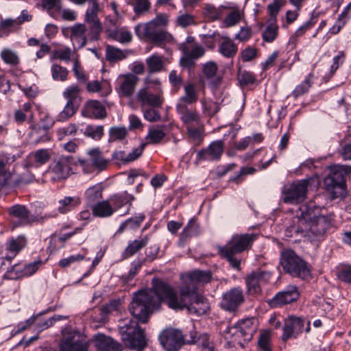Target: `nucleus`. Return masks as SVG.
I'll use <instances>...</instances> for the list:
<instances>
[{"label":"nucleus","mask_w":351,"mask_h":351,"mask_svg":"<svg viewBox=\"0 0 351 351\" xmlns=\"http://www.w3.org/2000/svg\"><path fill=\"white\" fill-rule=\"evenodd\" d=\"M109 134L112 141L122 140L127 136L128 132L125 127H112Z\"/></svg>","instance_id":"62"},{"label":"nucleus","mask_w":351,"mask_h":351,"mask_svg":"<svg viewBox=\"0 0 351 351\" xmlns=\"http://www.w3.org/2000/svg\"><path fill=\"white\" fill-rule=\"evenodd\" d=\"M104 186L101 183L96 184L85 191V197L88 202H94L102 198Z\"/></svg>","instance_id":"52"},{"label":"nucleus","mask_w":351,"mask_h":351,"mask_svg":"<svg viewBox=\"0 0 351 351\" xmlns=\"http://www.w3.org/2000/svg\"><path fill=\"white\" fill-rule=\"evenodd\" d=\"M93 341L99 351H122L123 346L112 338L103 334L94 336Z\"/></svg>","instance_id":"23"},{"label":"nucleus","mask_w":351,"mask_h":351,"mask_svg":"<svg viewBox=\"0 0 351 351\" xmlns=\"http://www.w3.org/2000/svg\"><path fill=\"white\" fill-rule=\"evenodd\" d=\"M200 233L199 226L195 219H191L180 235V240L184 243L188 238L197 236Z\"/></svg>","instance_id":"47"},{"label":"nucleus","mask_w":351,"mask_h":351,"mask_svg":"<svg viewBox=\"0 0 351 351\" xmlns=\"http://www.w3.org/2000/svg\"><path fill=\"white\" fill-rule=\"evenodd\" d=\"M82 90L77 84H72L68 86L63 92V97L68 103H72L80 106L82 98L80 96Z\"/></svg>","instance_id":"44"},{"label":"nucleus","mask_w":351,"mask_h":351,"mask_svg":"<svg viewBox=\"0 0 351 351\" xmlns=\"http://www.w3.org/2000/svg\"><path fill=\"white\" fill-rule=\"evenodd\" d=\"M218 66L215 62L210 61L204 64L203 73L207 79H213L210 86L217 88L221 83V77L217 76Z\"/></svg>","instance_id":"34"},{"label":"nucleus","mask_w":351,"mask_h":351,"mask_svg":"<svg viewBox=\"0 0 351 351\" xmlns=\"http://www.w3.org/2000/svg\"><path fill=\"white\" fill-rule=\"evenodd\" d=\"M86 89L90 93H101L102 96H107L112 92V88L110 83L107 81L102 82L98 80L86 82Z\"/></svg>","instance_id":"42"},{"label":"nucleus","mask_w":351,"mask_h":351,"mask_svg":"<svg viewBox=\"0 0 351 351\" xmlns=\"http://www.w3.org/2000/svg\"><path fill=\"white\" fill-rule=\"evenodd\" d=\"M90 342L83 332L67 326L62 330L60 351H89Z\"/></svg>","instance_id":"6"},{"label":"nucleus","mask_w":351,"mask_h":351,"mask_svg":"<svg viewBox=\"0 0 351 351\" xmlns=\"http://www.w3.org/2000/svg\"><path fill=\"white\" fill-rule=\"evenodd\" d=\"M304 326V320L302 318L289 316L285 320L282 340L286 341L289 339L295 338L303 331Z\"/></svg>","instance_id":"18"},{"label":"nucleus","mask_w":351,"mask_h":351,"mask_svg":"<svg viewBox=\"0 0 351 351\" xmlns=\"http://www.w3.org/2000/svg\"><path fill=\"white\" fill-rule=\"evenodd\" d=\"M225 5L216 7L212 3H206L203 8V16L208 21L220 20L223 15Z\"/></svg>","instance_id":"37"},{"label":"nucleus","mask_w":351,"mask_h":351,"mask_svg":"<svg viewBox=\"0 0 351 351\" xmlns=\"http://www.w3.org/2000/svg\"><path fill=\"white\" fill-rule=\"evenodd\" d=\"M308 181L302 180L285 185L282 189L281 199L285 204H298L306 197Z\"/></svg>","instance_id":"10"},{"label":"nucleus","mask_w":351,"mask_h":351,"mask_svg":"<svg viewBox=\"0 0 351 351\" xmlns=\"http://www.w3.org/2000/svg\"><path fill=\"white\" fill-rule=\"evenodd\" d=\"M1 58L7 64L16 66L20 63L19 56L10 49H3L1 52Z\"/></svg>","instance_id":"54"},{"label":"nucleus","mask_w":351,"mask_h":351,"mask_svg":"<svg viewBox=\"0 0 351 351\" xmlns=\"http://www.w3.org/2000/svg\"><path fill=\"white\" fill-rule=\"evenodd\" d=\"M183 280L182 287H191L197 289V286L201 284L208 283L211 279V272L209 271L195 270L191 273L181 276Z\"/></svg>","instance_id":"20"},{"label":"nucleus","mask_w":351,"mask_h":351,"mask_svg":"<svg viewBox=\"0 0 351 351\" xmlns=\"http://www.w3.org/2000/svg\"><path fill=\"white\" fill-rule=\"evenodd\" d=\"M134 199V197L132 195H130L127 191H125L120 194H114L112 195L108 200L112 202L113 206L112 207L115 211L116 210L123 207L127 204H129L130 206Z\"/></svg>","instance_id":"45"},{"label":"nucleus","mask_w":351,"mask_h":351,"mask_svg":"<svg viewBox=\"0 0 351 351\" xmlns=\"http://www.w3.org/2000/svg\"><path fill=\"white\" fill-rule=\"evenodd\" d=\"M136 99L141 106L148 105L151 107H160L162 100L158 95L153 94L147 88L140 89L136 94Z\"/></svg>","instance_id":"27"},{"label":"nucleus","mask_w":351,"mask_h":351,"mask_svg":"<svg viewBox=\"0 0 351 351\" xmlns=\"http://www.w3.org/2000/svg\"><path fill=\"white\" fill-rule=\"evenodd\" d=\"M256 330V326L252 324V320L247 319L237 326L228 328L226 330V339L243 347L245 342L252 339Z\"/></svg>","instance_id":"9"},{"label":"nucleus","mask_w":351,"mask_h":351,"mask_svg":"<svg viewBox=\"0 0 351 351\" xmlns=\"http://www.w3.org/2000/svg\"><path fill=\"white\" fill-rule=\"evenodd\" d=\"M245 301L243 290L234 287L223 293L221 307L227 311H235Z\"/></svg>","instance_id":"14"},{"label":"nucleus","mask_w":351,"mask_h":351,"mask_svg":"<svg viewBox=\"0 0 351 351\" xmlns=\"http://www.w3.org/2000/svg\"><path fill=\"white\" fill-rule=\"evenodd\" d=\"M79 106L72 103L66 102L62 111L60 112L58 117L59 121H64L73 116L77 112Z\"/></svg>","instance_id":"58"},{"label":"nucleus","mask_w":351,"mask_h":351,"mask_svg":"<svg viewBox=\"0 0 351 351\" xmlns=\"http://www.w3.org/2000/svg\"><path fill=\"white\" fill-rule=\"evenodd\" d=\"M131 51L125 49L122 50L111 45H107L106 49V59L110 63H116L125 59Z\"/></svg>","instance_id":"36"},{"label":"nucleus","mask_w":351,"mask_h":351,"mask_svg":"<svg viewBox=\"0 0 351 351\" xmlns=\"http://www.w3.org/2000/svg\"><path fill=\"white\" fill-rule=\"evenodd\" d=\"M270 277L269 272L261 269L252 271L245 278L247 292L253 295L259 294L261 292V285L267 282Z\"/></svg>","instance_id":"15"},{"label":"nucleus","mask_w":351,"mask_h":351,"mask_svg":"<svg viewBox=\"0 0 351 351\" xmlns=\"http://www.w3.org/2000/svg\"><path fill=\"white\" fill-rule=\"evenodd\" d=\"M13 160L4 155H0V186L1 188L10 185L12 177V171L10 166Z\"/></svg>","instance_id":"29"},{"label":"nucleus","mask_w":351,"mask_h":351,"mask_svg":"<svg viewBox=\"0 0 351 351\" xmlns=\"http://www.w3.org/2000/svg\"><path fill=\"white\" fill-rule=\"evenodd\" d=\"M300 210H302L305 219V237L311 242L322 239L331 226L332 215L326 214L325 209L316 206L313 202L302 205Z\"/></svg>","instance_id":"2"},{"label":"nucleus","mask_w":351,"mask_h":351,"mask_svg":"<svg viewBox=\"0 0 351 351\" xmlns=\"http://www.w3.org/2000/svg\"><path fill=\"white\" fill-rule=\"evenodd\" d=\"M70 39L73 43H76L78 47H83L86 44L87 28L84 24L77 23L69 28Z\"/></svg>","instance_id":"31"},{"label":"nucleus","mask_w":351,"mask_h":351,"mask_svg":"<svg viewBox=\"0 0 351 351\" xmlns=\"http://www.w3.org/2000/svg\"><path fill=\"white\" fill-rule=\"evenodd\" d=\"M8 213L12 217L13 228L26 226L32 223H43L44 221L56 217V213L36 212V215L30 214V212L24 205L16 204L8 208Z\"/></svg>","instance_id":"5"},{"label":"nucleus","mask_w":351,"mask_h":351,"mask_svg":"<svg viewBox=\"0 0 351 351\" xmlns=\"http://www.w3.org/2000/svg\"><path fill=\"white\" fill-rule=\"evenodd\" d=\"M82 114L84 117L98 119H103L107 116L104 106L97 100L87 101L82 110Z\"/></svg>","instance_id":"22"},{"label":"nucleus","mask_w":351,"mask_h":351,"mask_svg":"<svg viewBox=\"0 0 351 351\" xmlns=\"http://www.w3.org/2000/svg\"><path fill=\"white\" fill-rule=\"evenodd\" d=\"M81 202L78 196H66L58 201V210L61 214H66L77 208Z\"/></svg>","instance_id":"38"},{"label":"nucleus","mask_w":351,"mask_h":351,"mask_svg":"<svg viewBox=\"0 0 351 351\" xmlns=\"http://www.w3.org/2000/svg\"><path fill=\"white\" fill-rule=\"evenodd\" d=\"M220 38L222 41L219 47V52L226 58H233L237 53V45L229 37L221 36Z\"/></svg>","instance_id":"40"},{"label":"nucleus","mask_w":351,"mask_h":351,"mask_svg":"<svg viewBox=\"0 0 351 351\" xmlns=\"http://www.w3.org/2000/svg\"><path fill=\"white\" fill-rule=\"evenodd\" d=\"M306 232L305 219L302 210H298L296 217H293L292 224H291L285 231L287 237L300 236L305 237Z\"/></svg>","instance_id":"26"},{"label":"nucleus","mask_w":351,"mask_h":351,"mask_svg":"<svg viewBox=\"0 0 351 351\" xmlns=\"http://www.w3.org/2000/svg\"><path fill=\"white\" fill-rule=\"evenodd\" d=\"M165 129L166 126L165 125L150 127L146 136L147 143H159L166 136Z\"/></svg>","instance_id":"41"},{"label":"nucleus","mask_w":351,"mask_h":351,"mask_svg":"<svg viewBox=\"0 0 351 351\" xmlns=\"http://www.w3.org/2000/svg\"><path fill=\"white\" fill-rule=\"evenodd\" d=\"M176 110L180 115V119L186 127L191 125H199L200 117L195 108H189V106H176Z\"/></svg>","instance_id":"28"},{"label":"nucleus","mask_w":351,"mask_h":351,"mask_svg":"<svg viewBox=\"0 0 351 351\" xmlns=\"http://www.w3.org/2000/svg\"><path fill=\"white\" fill-rule=\"evenodd\" d=\"M164 56L156 53L152 55L146 59V64L149 73H157L163 70L165 62Z\"/></svg>","instance_id":"46"},{"label":"nucleus","mask_w":351,"mask_h":351,"mask_svg":"<svg viewBox=\"0 0 351 351\" xmlns=\"http://www.w3.org/2000/svg\"><path fill=\"white\" fill-rule=\"evenodd\" d=\"M72 159V156H61L53 160L49 166V171L53 174V180H65L69 177L71 171Z\"/></svg>","instance_id":"13"},{"label":"nucleus","mask_w":351,"mask_h":351,"mask_svg":"<svg viewBox=\"0 0 351 351\" xmlns=\"http://www.w3.org/2000/svg\"><path fill=\"white\" fill-rule=\"evenodd\" d=\"M69 70L58 64L51 66V76L54 80L64 82L68 78Z\"/></svg>","instance_id":"56"},{"label":"nucleus","mask_w":351,"mask_h":351,"mask_svg":"<svg viewBox=\"0 0 351 351\" xmlns=\"http://www.w3.org/2000/svg\"><path fill=\"white\" fill-rule=\"evenodd\" d=\"M224 144L222 141L212 142L206 149H202L197 153V160H219L223 152Z\"/></svg>","instance_id":"21"},{"label":"nucleus","mask_w":351,"mask_h":351,"mask_svg":"<svg viewBox=\"0 0 351 351\" xmlns=\"http://www.w3.org/2000/svg\"><path fill=\"white\" fill-rule=\"evenodd\" d=\"M189 291L188 301L183 307L187 308L189 313H195L197 315H202L206 313L208 305L206 299L202 295L196 292V289H192L191 287H186Z\"/></svg>","instance_id":"17"},{"label":"nucleus","mask_w":351,"mask_h":351,"mask_svg":"<svg viewBox=\"0 0 351 351\" xmlns=\"http://www.w3.org/2000/svg\"><path fill=\"white\" fill-rule=\"evenodd\" d=\"M184 90V94L179 99L176 106H189L197 101L198 95L193 84H186Z\"/></svg>","instance_id":"32"},{"label":"nucleus","mask_w":351,"mask_h":351,"mask_svg":"<svg viewBox=\"0 0 351 351\" xmlns=\"http://www.w3.org/2000/svg\"><path fill=\"white\" fill-rule=\"evenodd\" d=\"M280 263L283 269L292 276L302 279L310 276V270L306 263L293 250H286L282 252Z\"/></svg>","instance_id":"7"},{"label":"nucleus","mask_w":351,"mask_h":351,"mask_svg":"<svg viewBox=\"0 0 351 351\" xmlns=\"http://www.w3.org/2000/svg\"><path fill=\"white\" fill-rule=\"evenodd\" d=\"M36 167H40L47 163L51 158V153L49 149H40L30 155Z\"/></svg>","instance_id":"51"},{"label":"nucleus","mask_w":351,"mask_h":351,"mask_svg":"<svg viewBox=\"0 0 351 351\" xmlns=\"http://www.w3.org/2000/svg\"><path fill=\"white\" fill-rule=\"evenodd\" d=\"M149 240V237L146 235L141 239H135L133 241L130 242L123 252V258H128L133 256L134 254L146 246Z\"/></svg>","instance_id":"39"},{"label":"nucleus","mask_w":351,"mask_h":351,"mask_svg":"<svg viewBox=\"0 0 351 351\" xmlns=\"http://www.w3.org/2000/svg\"><path fill=\"white\" fill-rule=\"evenodd\" d=\"M73 72L76 79L81 83H86L88 80V75L83 71L78 58L73 60Z\"/></svg>","instance_id":"59"},{"label":"nucleus","mask_w":351,"mask_h":351,"mask_svg":"<svg viewBox=\"0 0 351 351\" xmlns=\"http://www.w3.org/2000/svg\"><path fill=\"white\" fill-rule=\"evenodd\" d=\"M299 295L298 287L295 285H289L285 290L278 292L271 300H269L267 303L271 308L280 307L296 301Z\"/></svg>","instance_id":"16"},{"label":"nucleus","mask_w":351,"mask_h":351,"mask_svg":"<svg viewBox=\"0 0 351 351\" xmlns=\"http://www.w3.org/2000/svg\"><path fill=\"white\" fill-rule=\"evenodd\" d=\"M121 304V302L120 300H111L108 304L101 308L102 315H107L113 312L119 311Z\"/></svg>","instance_id":"63"},{"label":"nucleus","mask_w":351,"mask_h":351,"mask_svg":"<svg viewBox=\"0 0 351 351\" xmlns=\"http://www.w3.org/2000/svg\"><path fill=\"white\" fill-rule=\"evenodd\" d=\"M257 237L258 234L253 233L234 235L226 245L218 247L219 254L232 268L240 270L241 261L236 255L250 248Z\"/></svg>","instance_id":"3"},{"label":"nucleus","mask_w":351,"mask_h":351,"mask_svg":"<svg viewBox=\"0 0 351 351\" xmlns=\"http://www.w3.org/2000/svg\"><path fill=\"white\" fill-rule=\"evenodd\" d=\"M108 37L122 43H130L132 38L130 32L117 29L115 26L108 29Z\"/></svg>","instance_id":"48"},{"label":"nucleus","mask_w":351,"mask_h":351,"mask_svg":"<svg viewBox=\"0 0 351 351\" xmlns=\"http://www.w3.org/2000/svg\"><path fill=\"white\" fill-rule=\"evenodd\" d=\"M342 172V170H339L335 166L324 180L325 189L330 193L332 199L343 197L346 194V180Z\"/></svg>","instance_id":"11"},{"label":"nucleus","mask_w":351,"mask_h":351,"mask_svg":"<svg viewBox=\"0 0 351 351\" xmlns=\"http://www.w3.org/2000/svg\"><path fill=\"white\" fill-rule=\"evenodd\" d=\"M160 342L167 351H178L185 343H199L197 332L193 329L189 334L183 335L182 332L176 328H167L160 335Z\"/></svg>","instance_id":"4"},{"label":"nucleus","mask_w":351,"mask_h":351,"mask_svg":"<svg viewBox=\"0 0 351 351\" xmlns=\"http://www.w3.org/2000/svg\"><path fill=\"white\" fill-rule=\"evenodd\" d=\"M180 49L184 55L197 59L202 57L205 53L204 47L195 42L194 37L189 36L186 41L180 46Z\"/></svg>","instance_id":"24"},{"label":"nucleus","mask_w":351,"mask_h":351,"mask_svg":"<svg viewBox=\"0 0 351 351\" xmlns=\"http://www.w3.org/2000/svg\"><path fill=\"white\" fill-rule=\"evenodd\" d=\"M173 38L172 35L167 31L161 29L159 30L151 39L150 41L156 45L161 46L166 43L172 42Z\"/></svg>","instance_id":"53"},{"label":"nucleus","mask_w":351,"mask_h":351,"mask_svg":"<svg viewBox=\"0 0 351 351\" xmlns=\"http://www.w3.org/2000/svg\"><path fill=\"white\" fill-rule=\"evenodd\" d=\"M25 245L26 239L23 236L10 239L6 243V250L9 253L5 256L7 261L11 262Z\"/></svg>","instance_id":"30"},{"label":"nucleus","mask_w":351,"mask_h":351,"mask_svg":"<svg viewBox=\"0 0 351 351\" xmlns=\"http://www.w3.org/2000/svg\"><path fill=\"white\" fill-rule=\"evenodd\" d=\"M92 210L95 216L99 217H108L114 212V209L109 200L98 202L94 205Z\"/></svg>","instance_id":"43"},{"label":"nucleus","mask_w":351,"mask_h":351,"mask_svg":"<svg viewBox=\"0 0 351 351\" xmlns=\"http://www.w3.org/2000/svg\"><path fill=\"white\" fill-rule=\"evenodd\" d=\"M202 106L204 113L209 117L215 115L219 110L218 104L210 100H203Z\"/></svg>","instance_id":"61"},{"label":"nucleus","mask_w":351,"mask_h":351,"mask_svg":"<svg viewBox=\"0 0 351 351\" xmlns=\"http://www.w3.org/2000/svg\"><path fill=\"white\" fill-rule=\"evenodd\" d=\"M138 77L132 73L119 75L116 81L115 90L120 97H130L134 93Z\"/></svg>","instance_id":"12"},{"label":"nucleus","mask_w":351,"mask_h":351,"mask_svg":"<svg viewBox=\"0 0 351 351\" xmlns=\"http://www.w3.org/2000/svg\"><path fill=\"white\" fill-rule=\"evenodd\" d=\"M90 2L91 7L86 12L85 21L89 25L91 38H96L101 31V24L97 16L99 4L97 0H90Z\"/></svg>","instance_id":"19"},{"label":"nucleus","mask_w":351,"mask_h":351,"mask_svg":"<svg viewBox=\"0 0 351 351\" xmlns=\"http://www.w3.org/2000/svg\"><path fill=\"white\" fill-rule=\"evenodd\" d=\"M160 30L155 23L149 21L146 23L138 24L135 27L136 35L141 38L150 39Z\"/></svg>","instance_id":"35"},{"label":"nucleus","mask_w":351,"mask_h":351,"mask_svg":"<svg viewBox=\"0 0 351 351\" xmlns=\"http://www.w3.org/2000/svg\"><path fill=\"white\" fill-rule=\"evenodd\" d=\"M16 21L12 19H5L0 22V38L7 36L14 30Z\"/></svg>","instance_id":"60"},{"label":"nucleus","mask_w":351,"mask_h":351,"mask_svg":"<svg viewBox=\"0 0 351 351\" xmlns=\"http://www.w3.org/2000/svg\"><path fill=\"white\" fill-rule=\"evenodd\" d=\"M278 34V25L274 19L267 21V27L263 33V39L267 42H273Z\"/></svg>","instance_id":"49"},{"label":"nucleus","mask_w":351,"mask_h":351,"mask_svg":"<svg viewBox=\"0 0 351 351\" xmlns=\"http://www.w3.org/2000/svg\"><path fill=\"white\" fill-rule=\"evenodd\" d=\"M179 293L162 279L154 278L152 288L135 293L130 306V312L135 320L119 326L124 344L133 350L142 351L147 346L144 330L138 322H148L149 314L158 308L162 302L173 310H182L188 301L189 291L186 287H179Z\"/></svg>","instance_id":"1"},{"label":"nucleus","mask_w":351,"mask_h":351,"mask_svg":"<svg viewBox=\"0 0 351 351\" xmlns=\"http://www.w3.org/2000/svg\"><path fill=\"white\" fill-rule=\"evenodd\" d=\"M145 217L143 214H139L134 217L127 219L121 224L117 232L122 233L125 230H136L140 227L141 223L144 221Z\"/></svg>","instance_id":"50"},{"label":"nucleus","mask_w":351,"mask_h":351,"mask_svg":"<svg viewBox=\"0 0 351 351\" xmlns=\"http://www.w3.org/2000/svg\"><path fill=\"white\" fill-rule=\"evenodd\" d=\"M338 278L346 282L351 284V265H345L339 269L337 273Z\"/></svg>","instance_id":"64"},{"label":"nucleus","mask_w":351,"mask_h":351,"mask_svg":"<svg viewBox=\"0 0 351 351\" xmlns=\"http://www.w3.org/2000/svg\"><path fill=\"white\" fill-rule=\"evenodd\" d=\"M84 134L93 139L99 140L104 135V127L88 125L84 129Z\"/></svg>","instance_id":"57"},{"label":"nucleus","mask_w":351,"mask_h":351,"mask_svg":"<svg viewBox=\"0 0 351 351\" xmlns=\"http://www.w3.org/2000/svg\"><path fill=\"white\" fill-rule=\"evenodd\" d=\"M224 10L228 11L227 16L223 20L224 25L227 27L237 25L244 17L243 11L237 5H225Z\"/></svg>","instance_id":"33"},{"label":"nucleus","mask_w":351,"mask_h":351,"mask_svg":"<svg viewBox=\"0 0 351 351\" xmlns=\"http://www.w3.org/2000/svg\"><path fill=\"white\" fill-rule=\"evenodd\" d=\"M313 74L310 73L305 80L299 85H298L293 90L291 95L294 98H297L304 93H307L312 84Z\"/></svg>","instance_id":"55"},{"label":"nucleus","mask_w":351,"mask_h":351,"mask_svg":"<svg viewBox=\"0 0 351 351\" xmlns=\"http://www.w3.org/2000/svg\"><path fill=\"white\" fill-rule=\"evenodd\" d=\"M86 154V158H79L76 163L84 173H93L95 171L101 172L106 169L109 160L104 157L99 148H91L87 151Z\"/></svg>","instance_id":"8"},{"label":"nucleus","mask_w":351,"mask_h":351,"mask_svg":"<svg viewBox=\"0 0 351 351\" xmlns=\"http://www.w3.org/2000/svg\"><path fill=\"white\" fill-rule=\"evenodd\" d=\"M42 264L43 263L40 260L36 261L27 265L24 267L23 270L20 272L16 269L17 265H13L9 270L7 271L4 277L11 280H16L22 276H29L36 273Z\"/></svg>","instance_id":"25"}]
</instances>
